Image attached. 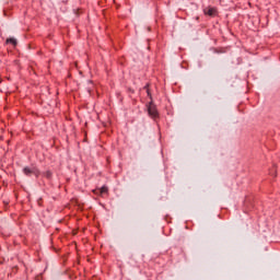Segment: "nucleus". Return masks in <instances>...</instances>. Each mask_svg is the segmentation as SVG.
Segmentation results:
<instances>
[{"instance_id": "obj_7", "label": "nucleus", "mask_w": 280, "mask_h": 280, "mask_svg": "<svg viewBox=\"0 0 280 280\" xmlns=\"http://www.w3.org/2000/svg\"><path fill=\"white\" fill-rule=\"evenodd\" d=\"M147 93H148L149 97H152L151 94H150V90H148Z\"/></svg>"}, {"instance_id": "obj_3", "label": "nucleus", "mask_w": 280, "mask_h": 280, "mask_svg": "<svg viewBox=\"0 0 280 280\" xmlns=\"http://www.w3.org/2000/svg\"><path fill=\"white\" fill-rule=\"evenodd\" d=\"M205 14H207L208 16H215V8H206L203 10Z\"/></svg>"}, {"instance_id": "obj_6", "label": "nucleus", "mask_w": 280, "mask_h": 280, "mask_svg": "<svg viewBox=\"0 0 280 280\" xmlns=\"http://www.w3.org/2000/svg\"><path fill=\"white\" fill-rule=\"evenodd\" d=\"M44 176H45L46 178H51V173H50V171H46V172L44 173Z\"/></svg>"}, {"instance_id": "obj_1", "label": "nucleus", "mask_w": 280, "mask_h": 280, "mask_svg": "<svg viewBox=\"0 0 280 280\" xmlns=\"http://www.w3.org/2000/svg\"><path fill=\"white\" fill-rule=\"evenodd\" d=\"M23 174H25V176H36V178H38V176H40V171L35 166H25L23 168Z\"/></svg>"}, {"instance_id": "obj_4", "label": "nucleus", "mask_w": 280, "mask_h": 280, "mask_svg": "<svg viewBox=\"0 0 280 280\" xmlns=\"http://www.w3.org/2000/svg\"><path fill=\"white\" fill-rule=\"evenodd\" d=\"M94 194H97L98 196H104V194H108V187L103 186L102 188L94 190Z\"/></svg>"}, {"instance_id": "obj_5", "label": "nucleus", "mask_w": 280, "mask_h": 280, "mask_svg": "<svg viewBox=\"0 0 280 280\" xmlns=\"http://www.w3.org/2000/svg\"><path fill=\"white\" fill-rule=\"evenodd\" d=\"M5 43H7V45H13V47H16V45H18L16 38H14V37L7 38Z\"/></svg>"}, {"instance_id": "obj_2", "label": "nucleus", "mask_w": 280, "mask_h": 280, "mask_svg": "<svg viewBox=\"0 0 280 280\" xmlns=\"http://www.w3.org/2000/svg\"><path fill=\"white\" fill-rule=\"evenodd\" d=\"M148 113H149L150 117H152V119H156V117H159V112L156 110V105H154V103H152V101L148 105Z\"/></svg>"}]
</instances>
